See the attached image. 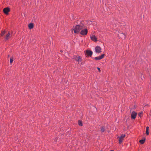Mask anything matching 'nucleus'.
<instances>
[{"instance_id": "obj_12", "label": "nucleus", "mask_w": 151, "mask_h": 151, "mask_svg": "<svg viewBox=\"0 0 151 151\" xmlns=\"http://www.w3.org/2000/svg\"><path fill=\"white\" fill-rule=\"evenodd\" d=\"M6 30H4L3 31H2L0 35V36H3L6 33Z\"/></svg>"}, {"instance_id": "obj_3", "label": "nucleus", "mask_w": 151, "mask_h": 151, "mask_svg": "<svg viewBox=\"0 0 151 151\" xmlns=\"http://www.w3.org/2000/svg\"><path fill=\"white\" fill-rule=\"evenodd\" d=\"M88 30L86 29H82L80 32V34L82 35H86L88 33Z\"/></svg>"}, {"instance_id": "obj_14", "label": "nucleus", "mask_w": 151, "mask_h": 151, "mask_svg": "<svg viewBox=\"0 0 151 151\" xmlns=\"http://www.w3.org/2000/svg\"><path fill=\"white\" fill-rule=\"evenodd\" d=\"M145 141V139H142V140H141L139 141V142L141 144H144V143Z\"/></svg>"}, {"instance_id": "obj_4", "label": "nucleus", "mask_w": 151, "mask_h": 151, "mask_svg": "<svg viewBox=\"0 0 151 151\" xmlns=\"http://www.w3.org/2000/svg\"><path fill=\"white\" fill-rule=\"evenodd\" d=\"M95 51L97 53H100L101 52V47L99 46H97L95 47Z\"/></svg>"}, {"instance_id": "obj_17", "label": "nucleus", "mask_w": 151, "mask_h": 151, "mask_svg": "<svg viewBox=\"0 0 151 151\" xmlns=\"http://www.w3.org/2000/svg\"><path fill=\"white\" fill-rule=\"evenodd\" d=\"M78 124L79 126H82L83 125V124H82V122L80 121H78Z\"/></svg>"}, {"instance_id": "obj_20", "label": "nucleus", "mask_w": 151, "mask_h": 151, "mask_svg": "<svg viewBox=\"0 0 151 151\" xmlns=\"http://www.w3.org/2000/svg\"><path fill=\"white\" fill-rule=\"evenodd\" d=\"M97 68L98 70L99 71V72H100V71H101L100 68L99 67H97Z\"/></svg>"}, {"instance_id": "obj_6", "label": "nucleus", "mask_w": 151, "mask_h": 151, "mask_svg": "<svg viewBox=\"0 0 151 151\" xmlns=\"http://www.w3.org/2000/svg\"><path fill=\"white\" fill-rule=\"evenodd\" d=\"M91 40L94 42H96L97 41V39L96 37L93 35H92L90 36Z\"/></svg>"}, {"instance_id": "obj_1", "label": "nucleus", "mask_w": 151, "mask_h": 151, "mask_svg": "<svg viewBox=\"0 0 151 151\" xmlns=\"http://www.w3.org/2000/svg\"><path fill=\"white\" fill-rule=\"evenodd\" d=\"M84 27L82 24L77 25L73 27V29L75 33H78Z\"/></svg>"}, {"instance_id": "obj_21", "label": "nucleus", "mask_w": 151, "mask_h": 151, "mask_svg": "<svg viewBox=\"0 0 151 151\" xmlns=\"http://www.w3.org/2000/svg\"><path fill=\"white\" fill-rule=\"evenodd\" d=\"M57 138H55V139H54V141L56 142L57 140Z\"/></svg>"}, {"instance_id": "obj_19", "label": "nucleus", "mask_w": 151, "mask_h": 151, "mask_svg": "<svg viewBox=\"0 0 151 151\" xmlns=\"http://www.w3.org/2000/svg\"><path fill=\"white\" fill-rule=\"evenodd\" d=\"M101 130L102 132H104L105 130L104 127H102L101 128Z\"/></svg>"}, {"instance_id": "obj_16", "label": "nucleus", "mask_w": 151, "mask_h": 151, "mask_svg": "<svg viewBox=\"0 0 151 151\" xmlns=\"http://www.w3.org/2000/svg\"><path fill=\"white\" fill-rule=\"evenodd\" d=\"M13 58L12 57H11L10 58V64L12 63L13 62Z\"/></svg>"}, {"instance_id": "obj_18", "label": "nucleus", "mask_w": 151, "mask_h": 151, "mask_svg": "<svg viewBox=\"0 0 151 151\" xmlns=\"http://www.w3.org/2000/svg\"><path fill=\"white\" fill-rule=\"evenodd\" d=\"M142 114H143L142 112H140V113H139V114H138L139 116L140 117H141L142 116Z\"/></svg>"}, {"instance_id": "obj_9", "label": "nucleus", "mask_w": 151, "mask_h": 151, "mask_svg": "<svg viewBox=\"0 0 151 151\" xmlns=\"http://www.w3.org/2000/svg\"><path fill=\"white\" fill-rule=\"evenodd\" d=\"M10 34L9 32H8V33L6 35V36L5 38V40H6L9 39L10 37Z\"/></svg>"}, {"instance_id": "obj_5", "label": "nucleus", "mask_w": 151, "mask_h": 151, "mask_svg": "<svg viewBox=\"0 0 151 151\" xmlns=\"http://www.w3.org/2000/svg\"><path fill=\"white\" fill-rule=\"evenodd\" d=\"M137 113L135 111H132L131 114V118L132 119H135L137 115Z\"/></svg>"}, {"instance_id": "obj_10", "label": "nucleus", "mask_w": 151, "mask_h": 151, "mask_svg": "<svg viewBox=\"0 0 151 151\" xmlns=\"http://www.w3.org/2000/svg\"><path fill=\"white\" fill-rule=\"evenodd\" d=\"M86 53L88 55L90 56H91L93 54V52L92 51L88 50H87L86 51Z\"/></svg>"}, {"instance_id": "obj_23", "label": "nucleus", "mask_w": 151, "mask_h": 151, "mask_svg": "<svg viewBox=\"0 0 151 151\" xmlns=\"http://www.w3.org/2000/svg\"><path fill=\"white\" fill-rule=\"evenodd\" d=\"M110 151H114L113 150H111Z\"/></svg>"}, {"instance_id": "obj_15", "label": "nucleus", "mask_w": 151, "mask_h": 151, "mask_svg": "<svg viewBox=\"0 0 151 151\" xmlns=\"http://www.w3.org/2000/svg\"><path fill=\"white\" fill-rule=\"evenodd\" d=\"M77 58L78 59L77 61L78 62H80L81 61V58L79 56Z\"/></svg>"}, {"instance_id": "obj_13", "label": "nucleus", "mask_w": 151, "mask_h": 151, "mask_svg": "<svg viewBox=\"0 0 151 151\" xmlns=\"http://www.w3.org/2000/svg\"><path fill=\"white\" fill-rule=\"evenodd\" d=\"M149 127H147L146 128V133L147 135H148L149 134Z\"/></svg>"}, {"instance_id": "obj_22", "label": "nucleus", "mask_w": 151, "mask_h": 151, "mask_svg": "<svg viewBox=\"0 0 151 151\" xmlns=\"http://www.w3.org/2000/svg\"><path fill=\"white\" fill-rule=\"evenodd\" d=\"M123 35H124V38L125 37V35H124V34L123 33H121Z\"/></svg>"}, {"instance_id": "obj_2", "label": "nucleus", "mask_w": 151, "mask_h": 151, "mask_svg": "<svg viewBox=\"0 0 151 151\" xmlns=\"http://www.w3.org/2000/svg\"><path fill=\"white\" fill-rule=\"evenodd\" d=\"M125 135L124 134H122L120 136H118L119 138V142L120 144L121 143L124 139V138L125 137Z\"/></svg>"}, {"instance_id": "obj_8", "label": "nucleus", "mask_w": 151, "mask_h": 151, "mask_svg": "<svg viewBox=\"0 0 151 151\" xmlns=\"http://www.w3.org/2000/svg\"><path fill=\"white\" fill-rule=\"evenodd\" d=\"M9 11L10 9L8 7L6 8L3 9V12L6 14H8V12Z\"/></svg>"}, {"instance_id": "obj_11", "label": "nucleus", "mask_w": 151, "mask_h": 151, "mask_svg": "<svg viewBox=\"0 0 151 151\" xmlns=\"http://www.w3.org/2000/svg\"><path fill=\"white\" fill-rule=\"evenodd\" d=\"M34 25L33 23H30L28 25V27L30 29H32L33 28Z\"/></svg>"}, {"instance_id": "obj_7", "label": "nucleus", "mask_w": 151, "mask_h": 151, "mask_svg": "<svg viewBox=\"0 0 151 151\" xmlns=\"http://www.w3.org/2000/svg\"><path fill=\"white\" fill-rule=\"evenodd\" d=\"M104 56V54H102L101 55L98 57H96L94 59L96 60H98L102 59Z\"/></svg>"}]
</instances>
